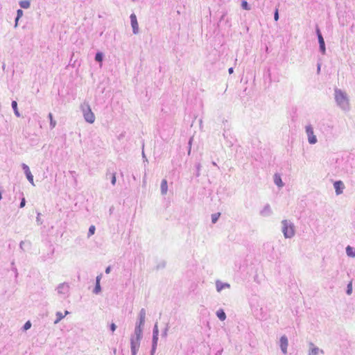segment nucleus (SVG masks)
Returning a JSON list of instances; mask_svg holds the SVG:
<instances>
[{
  "label": "nucleus",
  "instance_id": "25",
  "mask_svg": "<svg viewBox=\"0 0 355 355\" xmlns=\"http://www.w3.org/2000/svg\"><path fill=\"white\" fill-rule=\"evenodd\" d=\"M22 15H23V10L21 9H18L17 11V17H16L15 21V27L17 26L18 21L22 17Z\"/></svg>",
  "mask_w": 355,
  "mask_h": 355
},
{
  "label": "nucleus",
  "instance_id": "32",
  "mask_svg": "<svg viewBox=\"0 0 355 355\" xmlns=\"http://www.w3.org/2000/svg\"><path fill=\"white\" fill-rule=\"evenodd\" d=\"M95 230H96L95 226L91 225L89 227V231H88V237H89L92 235H93L94 234V232H95Z\"/></svg>",
  "mask_w": 355,
  "mask_h": 355
},
{
  "label": "nucleus",
  "instance_id": "3",
  "mask_svg": "<svg viewBox=\"0 0 355 355\" xmlns=\"http://www.w3.org/2000/svg\"><path fill=\"white\" fill-rule=\"evenodd\" d=\"M85 120L89 123H94L95 121V115L88 103H83L80 106Z\"/></svg>",
  "mask_w": 355,
  "mask_h": 355
},
{
  "label": "nucleus",
  "instance_id": "12",
  "mask_svg": "<svg viewBox=\"0 0 355 355\" xmlns=\"http://www.w3.org/2000/svg\"><path fill=\"white\" fill-rule=\"evenodd\" d=\"M272 214V211L269 204H266L259 212V214L263 217H268Z\"/></svg>",
  "mask_w": 355,
  "mask_h": 355
},
{
  "label": "nucleus",
  "instance_id": "23",
  "mask_svg": "<svg viewBox=\"0 0 355 355\" xmlns=\"http://www.w3.org/2000/svg\"><path fill=\"white\" fill-rule=\"evenodd\" d=\"M216 315L221 321H223L226 319V314L223 309H218L216 311Z\"/></svg>",
  "mask_w": 355,
  "mask_h": 355
},
{
  "label": "nucleus",
  "instance_id": "11",
  "mask_svg": "<svg viewBox=\"0 0 355 355\" xmlns=\"http://www.w3.org/2000/svg\"><path fill=\"white\" fill-rule=\"evenodd\" d=\"M140 342L130 339L131 355H136L140 347Z\"/></svg>",
  "mask_w": 355,
  "mask_h": 355
},
{
  "label": "nucleus",
  "instance_id": "7",
  "mask_svg": "<svg viewBox=\"0 0 355 355\" xmlns=\"http://www.w3.org/2000/svg\"><path fill=\"white\" fill-rule=\"evenodd\" d=\"M130 22H131V26L132 28L133 33L138 34L139 33V25H138L136 15L134 13H132L130 15Z\"/></svg>",
  "mask_w": 355,
  "mask_h": 355
},
{
  "label": "nucleus",
  "instance_id": "31",
  "mask_svg": "<svg viewBox=\"0 0 355 355\" xmlns=\"http://www.w3.org/2000/svg\"><path fill=\"white\" fill-rule=\"evenodd\" d=\"M352 293V282H349L348 284H347V291H346V293L348 295H350Z\"/></svg>",
  "mask_w": 355,
  "mask_h": 355
},
{
  "label": "nucleus",
  "instance_id": "45",
  "mask_svg": "<svg viewBox=\"0 0 355 355\" xmlns=\"http://www.w3.org/2000/svg\"><path fill=\"white\" fill-rule=\"evenodd\" d=\"M110 270H111V267L108 266V267L106 268L105 272L106 274H109L110 272Z\"/></svg>",
  "mask_w": 355,
  "mask_h": 355
},
{
  "label": "nucleus",
  "instance_id": "33",
  "mask_svg": "<svg viewBox=\"0 0 355 355\" xmlns=\"http://www.w3.org/2000/svg\"><path fill=\"white\" fill-rule=\"evenodd\" d=\"M196 177H199L200 175V168H201V164L200 163H198L196 164Z\"/></svg>",
  "mask_w": 355,
  "mask_h": 355
},
{
  "label": "nucleus",
  "instance_id": "38",
  "mask_svg": "<svg viewBox=\"0 0 355 355\" xmlns=\"http://www.w3.org/2000/svg\"><path fill=\"white\" fill-rule=\"evenodd\" d=\"M111 183L112 185H114L116 184V174L115 173L111 174Z\"/></svg>",
  "mask_w": 355,
  "mask_h": 355
},
{
  "label": "nucleus",
  "instance_id": "15",
  "mask_svg": "<svg viewBox=\"0 0 355 355\" xmlns=\"http://www.w3.org/2000/svg\"><path fill=\"white\" fill-rule=\"evenodd\" d=\"M146 319V310L144 309H141L139 313V320L136 322V324L144 327L145 324Z\"/></svg>",
  "mask_w": 355,
  "mask_h": 355
},
{
  "label": "nucleus",
  "instance_id": "39",
  "mask_svg": "<svg viewBox=\"0 0 355 355\" xmlns=\"http://www.w3.org/2000/svg\"><path fill=\"white\" fill-rule=\"evenodd\" d=\"M36 222L38 225H42L43 223L40 218V213H37V216L36 217Z\"/></svg>",
  "mask_w": 355,
  "mask_h": 355
},
{
  "label": "nucleus",
  "instance_id": "40",
  "mask_svg": "<svg viewBox=\"0 0 355 355\" xmlns=\"http://www.w3.org/2000/svg\"><path fill=\"white\" fill-rule=\"evenodd\" d=\"M110 331L114 333V331L116 330V325L114 324V323H111L110 325Z\"/></svg>",
  "mask_w": 355,
  "mask_h": 355
},
{
  "label": "nucleus",
  "instance_id": "16",
  "mask_svg": "<svg viewBox=\"0 0 355 355\" xmlns=\"http://www.w3.org/2000/svg\"><path fill=\"white\" fill-rule=\"evenodd\" d=\"M102 278V274L98 275L96 278V285L94 288V293L98 294L101 292V287L100 284L101 279Z\"/></svg>",
  "mask_w": 355,
  "mask_h": 355
},
{
  "label": "nucleus",
  "instance_id": "9",
  "mask_svg": "<svg viewBox=\"0 0 355 355\" xmlns=\"http://www.w3.org/2000/svg\"><path fill=\"white\" fill-rule=\"evenodd\" d=\"M22 166V168L24 171V173L26 176V178L28 179V180L29 181V182L32 184V185H35L34 184V181H33V176L30 171V168L28 167V165H26V164H22L21 165Z\"/></svg>",
  "mask_w": 355,
  "mask_h": 355
},
{
  "label": "nucleus",
  "instance_id": "20",
  "mask_svg": "<svg viewBox=\"0 0 355 355\" xmlns=\"http://www.w3.org/2000/svg\"><path fill=\"white\" fill-rule=\"evenodd\" d=\"M69 314V311H66L64 314H62V313L61 312H57L56 313V320L54 321V323L55 324H57L62 319H63L66 315Z\"/></svg>",
  "mask_w": 355,
  "mask_h": 355
},
{
  "label": "nucleus",
  "instance_id": "2",
  "mask_svg": "<svg viewBox=\"0 0 355 355\" xmlns=\"http://www.w3.org/2000/svg\"><path fill=\"white\" fill-rule=\"evenodd\" d=\"M282 231L286 239H291L295 234V225L290 220H283L282 221Z\"/></svg>",
  "mask_w": 355,
  "mask_h": 355
},
{
  "label": "nucleus",
  "instance_id": "24",
  "mask_svg": "<svg viewBox=\"0 0 355 355\" xmlns=\"http://www.w3.org/2000/svg\"><path fill=\"white\" fill-rule=\"evenodd\" d=\"M11 105H12V108L13 109L14 113L16 115V116L19 117L20 116V113L18 111L17 103L15 101H12V103H11Z\"/></svg>",
  "mask_w": 355,
  "mask_h": 355
},
{
  "label": "nucleus",
  "instance_id": "41",
  "mask_svg": "<svg viewBox=\"0 0 355 355\" xmlns=\"http://www.w3.org/2000/svg\"><path fill=\"white\" fill-rule=\"evenodd\" d=\"M167 334H168V327H166L164 329V330L163 331V332L162 334V336L164 338H166L167 336Z\"/></svg>",
  "mask_w": 355,
  "mask_h": 355
},
{
  "label": "nucleus",
  "instance_id": "10",
  "mask_svg": "<svg viewBox=\"0 0 355 355\" xmlns=\"http://www.w3.org/2000/svg\"><path fill=\"white\" fill-rule=\"evenodd\" d=\"M309 349L308 355H318L319 353L324 354V351L316 347L313 343L309 344Z\"/></svg>",
  "mask_w": 355,
  "mask_h": 355
},
{
  "label": "nucleus",
  "instance_id": "17",
  "mask_svg": "<svg viewBox=\"0 0 355 355\" xmlns=\"http://www.w3.org/2000/svg\"><path fill=\"white\" fill-rule=\"evenodd\" d=\"M319 47L320 52L324 55L326 53L325 43L322 35H319L318 39Z\"/></svg>",
  "mask_w": 355,
  "mask_h": 355
},
{
  "label": "nucleus",
  "instance_id": "34",
  "mask_svg": "<svg viewBox=\"0 0 355 355\" xmlns=\"http://www.w3.org/2000/svg\"><path fill=\"white\" fill-rule=\"evenodd\" d=\"M153 336H159V330L157 323H155L153 330Z\"/></svg>",
  "mask_w": 355,
  "mask_h": 355
},
{
  "label": "nucleus",
  "instance_id": "18",
  "mask_svg": "<svg viewBox=\"0 0 355 355\" xmlns=\"http://www.w3.org/2000/svg\"><path fill=\"white\" fill-rule=\"evenodd\" d=\"M274 182L279 188L284 187V183L282 180L280 175L275 173L274 175Z\"/></svg>",
  "mask_w": 355,
  "mask_h": 355
},
{
  "label": "nucleus",
  "instance_id": "29",
  "mask_svg": "<svg viewBox=\"0 0 355 355\" xmlns=\"http://www.w3.org/2000/svg\"><path fill=\"white\" fill-rule=\"evenodd\" d=\"M220 216V213H216L211 215V222L216 223Z\"/></svg>",
  "mask_w": 355,
  "mask_h": 355
},
{
  "label": "nucleus",
  "instance_id": "22",
  "mask_svg": "<svg viewBox=\"0 0 355 355\" xmlns=\"http://www.w3.org/2000/svg\"><path fill=\"white\" fill-rule=\"evenodd\" d=\"M20 7L24 9H28L31 6V2L29 0H23L19 3Z\"/></svg>",
  "mask_w": 355,
  "mask_h": 355
},
{
  "label": "nucleus",
  "instance_id": "6",
  "mask_svg": "<svg viewBox=\"0 0 355 355\" xmlns=\"http://www.w3.org/2000/svg\"><path fill=\"white\" fill-rule=\"evenodd\" d=\"M143 327H144L136 324L134 331V334L131 336L130 339L141 341L143 336Z\"/></svg>",
  "mask_w": 355,
  "mask_h": 355
},
{
  "label": "nucleus",
  "instance_id": "8",
  "mask_svg": "<svg viewBox=\"0 0 355 355\" xmlns=\"http://www.w3.org/2000/svg\"><path fill=\"white\" fill-rule=\"evenodd\" d=\"M280 348L284 354H287V347L288 345V338L284 335L280 338Z\"/></svg>",
  "mask_w": 355,
  "mask_h": 355
},
{
  "label": "nucleus",
  "instance_id": "44",
  "mask_svg": "<svg viewBox=\"0 0 355 355\" xmlns=\"http://www.w3.org/2000/svg\"><path fill=\"white\" fill-rule=\"evenodd\" d=\"M192 140H193V138H190L189 141V154L191 152V142H192Z\"/></svg>",
  "mask_w": 355,
  "mask_h": 355
},
{
  "label": "nucleus",
  "instance_id": "46",
  "mask_svg": "<svg viewBox=\"0 0 355 355\" xmlns=\"http://www.w3.org/2000/svg\"><path fill=\"white\" fill-rule=\"evenodd\" d=\"M24 244V241H21L20 243H19V248L21 249V250H24L23 248V245Z\"/></svg>",
  "mask_w": 355,
  "mask_h": 355
},
{
  "label": "nucleus",
  "instance_id": "35",
  "mask_svg": "<svg viewBox=\"0 0 355 355\" xmlns=\"http://www.w3.org/2000/svg\"><path fill=\"white\" fill-rule=\"evenodd\" d=\"M11 266H12V270L15 272V277H17V276H18V271H17V268L15 266V262L14 261H12L11 263Z\"/></svg>",
  "mask_w": 355,
  "mask_h": 355
},
{
  "label": "nucleus",
  "instance_id": "43",
  "mask_svg": "<svg viewBox=\"0 0 355 355\" xmlns=\"http://www.w3.org/2000/svg\"><path fill=\"white\" fill-rule=\"evenodd\" d=\"M316 33H317L318 39H319V35H322V34H321L320 31L318 26L316 27Z\"/></svg>",
  "mask_w": 355,
  "mask_h": 355
},
{
  "label": "nucleus",
  "instance_id": "13",
  "mask_svg": "<svg viewBox=\"0 0 355 355\" xmlns=\"http://www.w3.org/2000/svg\"><path fill=\"white\" fill-rule=\"evenodd\" d=\"M334 187L335 189V191L336 195H340L343 192V189L345 188L344 184L342 181L338 180L336 181L334 184Z\"/></svg>",
  "mask_w": 355,
  "mask_h": 355
},
{
  "label": "nucleus",
  "instance_id": "19",
  "mask_svg": "<svg viewBox=\"0 0 355 355\" xmlns=\"http://www.w3.org/2000/svg\"><path fill=\"white\" fill-rule=\"evenodd\" d=\"M161 193L162 195H166L168 191V185H167V180L166 179H163L161 182Z\"/></svg>",
  "mask_w": 355,
  "mask_h": 355
},
{
  "label": "nucleus",
  "instance_id": "52",
  "mask_svg": "<svg viewBox=\"0 0 355 355\" xmlns=\"http://www.w3.org/2000/svg\"><path fill=\"white\" fill-rule=\"evenodd\" d=\"M154 354H155V353H153V349H151V351H150V355H154Z\"/></svg>",
  "mask_w": 355,
  "mask_h": 355
},
{
  "label": "nucleus",
  "instance_id": "14",
  "mask_svg": "<svg viewBox=\"0 0 355 355\" xmlns=\"http://www.w3.org/2000/svg\"><path fill=\"white\" fill-rule=\"evenodd\" d=\"M230 288V284H228V283H223L220 280H216V288L217 292L220 293L223 289Z\"/></svg>",
  "mask_w": 355,
  "mask_h": 355
},
{
  "label": "nucleus",
  "instance_id": "36",
  "mask_svg": "<svg viewBox=\"0 0 355 355\" xmlns=\"http://www.w3.org/2000/svg\"><path fill=\"white\" fill-rule=\"evenodd\" d=\"M31 327V322L30 321H27L23 327V330L26 331V330L29 329Z\"/></svg>",
  "mask_w": 355,
  "mask_h": 355
},
{
  "label": "nucleus",
  "instance_id": "26",
  "mask_svg": "<svg viewBox=\"0 0 355 355\" xmlns=\"http://www.w3.org/2000/svg\"><path fill=\"white\" fill-rule=\"evenodd\" d=\"M346 253L349 256V257H355V251L354 250V249L350 247V246H347L346 248Z\"/></svg>",
  "mask_w": 355,
  "mask_h": 355
},
{
  "label": "nucleus",
  "instance_id": "21",
  "mask_svg": "<svg viewBox=\"0 0 355 355\" xmlns=\"http://www.w3.org/2000/svg\"><path fill=\"white\" fill-rule=\"evenodd\" d=\"M158 343V336H153V340H152V348L153 353H155L157 346Z\"/></svg>",
  "mask_w": 355,
  "mask_h": 355
},
{
  "label": "nucleus",
  "instance_id": "50",
  "mask_svg": "<svg viewBox=\"0 0 355 355\" xmlns=\"http://www.w3.org/2000/svg\"><path fill=\"white\" fill-rule=\"evenodd\" d=\"M211 164L214 166H218L217 164L215 162H212Z\"/></svg>",
  "mask_w": 355,
  "mask_h": 355
},
{
  "label": "nucleus",
  "instance_id": "47",
  "mask_svg": "<svg viewBox=\"0 0 355 355\" xmlns=\"http://www.w3.org/2000/svg\"><path fill=\"white\" fill-rule=\"evenodd\" d=\"M228 72H229L230 74H232L234 72V69L232 67H230L228 69Z\"/></svg>",
  "mask_w": 355,
  "mask_h": 355
},
{
  "label": "nucleus",
  "instance_id": "1",
  "mask_svg": "<svg viewBox=\"0 0 355 355\" xmlns=\"http://www.w3.org/2000/svg\"><path fill=\"white\" fill-rule=\"evenodd\" d=\"M334 99L337 106L344 112L350 110L349 99L347 93L340 89H334Z\"/></svg>",
  "mask_w": 355,
  "mask_h": 355
},
{
  "label": "nucleus",
  "instance_id": "4",
  "mask_svg": "<svg viewBox=\"0 0 355 355\" xmlns=\"http://www.w3.org/2000/svg\"><path fill=\"white\" fill-rule=\"evenodd\" d=\"M70 286L67 283H61L58 284L56 291L58 295H61L64 299L69 296Z\"/></svg>",
  "mask_w": 355,
  "mask_h": 355
},
{
  "label": "nucleus",
  "instance_id": "27",
  "mask_svg": "<svg viewBox=\"0 0 355 355\" xmlns=\"http://www.w3.org/2000/svg\"><path fill=\"white\" fill-rule=\"evenodd\" d=\"M48 117L50 119V126H51V128L53 129V128H55V126L56 125V121L55 120H53V115H52L51 113L49 114Z\"/></svg>",
  "mask_w": 355,
  "mask_h": 355
},
{
  "label": "nucleus",
  "instance_id": "48",
  "mask_svg": "<svg viewBox=\"0 0 355 355\" xmlns=\"http://www.w3.org/2000/svg\"><path fill=\"white\" fill-rule=\"evenodd\" d=\"M142 157L144 159V162H148L144 151L142 152Z\"/></svg>",
  "mask_w": 355,
  "mask_h": 355
},
{
  "label": "nucleus",
  "instance_id": "5",
  "mask_svg": "<svg viewBox=\"0 0 355 355\" xmlns=\"http://www.w3.org/2000/svg\"><path fill=\"white\" fill-rule=\"evenodd\" d=\"M305 131L308 137V141L310 144H315L318 140L316 136L314 135L313 128L311 125H307L305 127Z\"/></svg>",
  "mask_w": 355,
  "mask_h": 355
},
{
  "label": "nucleus",
  "instance_id": "42",
  "mask_svg": "<svg viewBox=\"0 0 355 355\" xmlns=\"http://www.w3.org/2000/svg\"><path fill=\"white\" fill-rule=\"evenodd\" d=\"M26 205V200L24 198H23L21 200V202H20V205H19V207L20 208H23Z\"/></svg>",
  "mask_w": 355,
  "mask_h": 355
},
{
  "label": "nucleus",
  "instance_id": "49",
  "mask_svg": "<svg viewBox=\"0 0 355 355\" xmlns=\"http://www.w3.org/2000/svg\"><path fill=\"white\" fill-rule=\"evenodd\" d=\"M318 69V73H319L320 71V64H318V69Z\"/></svg>",
  "mask_w": 355,
  "mask_h": 355
},
{
  "label": "nucleus",
  "instance_id": "51",
  "mask_svg": "<svg viewBox=\"0 0 355 355\" xmlns=\"http://www.w3.org/2000/svg\"><path fill=\"white\" fill-rule=\"evenodd\" d=\"M221 352H222V350L221 351H218L216 355H220L221 354Z\"/></svg>",
  "mask_w": 355,
  "mask_h": 355
},
{
  "label": "nucleus",
  "instance_id": "28",
  "mask_svg": "<svg viewBox=\"0 0 355 355\" xmlns=\"http://www.w3.org/2000/svg\"><path fill=\"white\" fill-rule=\"evenodd\" d=\"M103 53L98 52V53H96L95 60L96 62H101L103 61Z\"/></svg>",
  "mask_w": 355,
  "mask_h": 355
},
{
  "label": "nucleus",
  "instance_id": "30",
  "mask_svg": "<svg viewBox=\"0 0 355 355\" xmlns=\"http://www.w3.org/2000/svg\"><path fill=\"white\" fill-rule=\"evenodd\" d=\"M241 7L243 10H250V6H249V4L248 3V2L246 1H243L242 3H241Z\"/></svg>",
  "mask_w": 355,
  "mask_h": 355
},
{
  "label": "nucleus",
  "instance_id": "37",
  "mask_svg": "<svg viewBox=\"0 0 355 355\" xmlns=\"http://www.w3.org/2000/svg\"><path fill=\"white\" fill-rule=\"evenodd\" d=\"M274 19L276 21L279 20V10L277 8L275 9L274 12Z\"/></svg>",
  "mask_w": 355,
  "mask_h": 355
}]
</instances>
